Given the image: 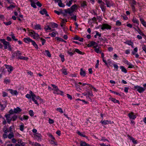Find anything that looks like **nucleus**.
<instances>
[{"label": "nucleus", "instance_id": "26", "mask_svg": "<svg viewBox=\"0 0 146 146\" xmlns=\"http://www.w3.org/2000/svg\"><path fill=\"white\" fill-rule=\"evenodd\" d=\"M77 134L80 136L83 137H84L86 138V139H88V137L82 134L80 131H78L77 132Z\"/></svg>", "mask_w": 146, "mask_h": 146}, {"label": "nucleus", "instance_id": "29", "mask_svg": "<svg viewBox=\"0 0 146 146\" xmlns=\"http://www.w3.org/2000/svg\"><path fill=\"white\" fill-rule=\"evenodd\" d=\"M120 69H121V71L125 73L127 72V70L123 66L120 67Z\"/></svg>", "mask_w": 146, "mask_h": 146}, {"label": "nucleus", "instance_id": "23", "mask_svg": "<svg viewBox=\"0 0 146 146\" xmlns=\"http://www.w3.org/2000/svg\"><path fill=\"white\" fill-rule=\"evenodd\" d=\"M140 20L143 25L146 27V22L144 21V19H143L140 18Z\"/></svg>", "mask_w": 146, "mask_h": 146}, {"label": "nucleus", "instance_id": "16", "mask_svg": "<svg viewBox=\"0 0 146 146\" xmlns=\"http://www.w3.org/2000/svg\"><path fill=\"white\" fill-rule=\"evenodd\" d=\"M9 91H10V93L13 95H17L18 94L17 91L16 90H13L11 89H9Z\"/></svg>", "mask_w": 146, "mask_h": 146}, {"label": "nucleus", "instance_id": "38", "mask_svg": "<svg viewBox=\"0 0 146 146\" xmlns=\"http://www.w3.org/2000/svg\"><path fill=\"white\" fill-rule=\"evenodd\" d=\"M35 29H41L40 25H35Z\"/></svg>", "mask_w": 146, "mask_h": 146}, {"label": "nucleus", "instance_id": "52", "mask_svg": "<svg viewBox=\"0 0 146 146\" xmlns=\"http://www.w3.org/2000/svg\"><path fill=\"white\" fill-rule=\"evenodd\" d=\"M40 40L42 41V45H44V43L46 42V40L45 39L43 38H40Z\"/></svg>", "mask_w": 146, "mask_h": 146}, {"label": "nucleus", "instance_id": "12", "mask_svg": "<svg viewBox=\"0 0 146 146\" xmlns=\"http://www.w3.org/2000/svg\"><path fill=\"white\" fill-rule=\"evenodd\" d=\"M35 137L37 138L38 140H40L41 137V135L40 134L36 133L34 134Z\"/></svg>", "mask_w": 146, "mask_h": 146}, {"label": "nucleus", "instance_id": "46", "mask_svg": "<svg viewBox=\"0 0 146 146\" xmlns=\"http://www.w3.org/2000/svg\"><path fill=\"white\" fill-rule=\"evenodd\" d=\"M56 110L57 111H58L60 112L61 113H63L62 109L61 108H57Z\"/></svg>", "mask_w": 146, "mask_h": 146}, {"label": "nucleus", "instance_id": "47", "mask_svg": "<svg viewBox=\"0 0 146 146\" xmlns=\"http://www.w3.org/2000/svg\"><path fill=\"white\" fill-rule=\"evenodd\" d=\"M3 131L5 133H7L9 132V130L7 129V127H5L3 129Z\"/></svg>", "mask_w": 146, "mask_h": 146}, {"label": "nucleus", "instance_id": "64", "mask_svg": "<svg viewBox=\"0 0 146 146\" xmlns=\"http://www.w3.org/2000/svg\"><path fill=\"white\" fill-rule=\"evenodd\" d=\"M142 49L146 53V46L144 45V46L142 47Z\"/></svg>", "mask_w": 146, "mask_h": 146}, {"label": "nucleus", "instance_id": "21", "mask_svg": "<svg viewBox=\"0 0 146 146\" xmlns=\"http://www.w3.org/2000/svg\"><path fill=\"white\" fill-rule=\"evenodd\" d=\"M80 74L81 76L84 77L85 76L86 73L85 71H84L82 68L80 69Z\"/></svg>", "mask_w": 146, "mask_h": 146}, {"label": "nucleus", "instance_id": "63", "mask_svg": "<svg viewBox=\"0 0 146 146\" xmlns=\"http://www.w3.org/2000/svg\"><path fill=\"white\" fill-rule=\"evenodd\" d=\"M17 115H14L12 117V120L13 121H15L17 118Z\"/></svg>", "mask_w": 146, "mask_h": 146}, {"label": "nucleus", "instance_id": "36", "mask_svg": "<svg viewBox=\"0 0 146 146\" xmlns=\"http://www.w3.org/2000/svg\"><path fill=\"white\" fill-rule=\"evenodd\" d=\"M114 103H118V104H119V102L118 100H116L115 98H111L110 99Z\"/></svg>", "mask_w": 146, "mask_h": 146}, {"label": "nucleus", "instance_id": "59", "mask_svg": "<svg viewBox=\"0 0 146 146\" xmlns=\"http://www.w3.org/2000/svg\"><path fill=\"white\" fill-rule=\"evenodd\" d=\"M44 29L46 31H47L48 30H51V28L48 26H47L45 27L44 28Z\"/></svg>", "mask_w": 146, "mask_h": 146}, {"label": "nucleus", "instance_id": "48", "mask_svg": "<svg viewBox=\"0 0 146 146\" xmlns=\"http://www.w3.org/2000/svg\"><path fill=\"white\" fill-rule=\"evenodd\" d=\"M29 113L30 115L33 116L34 115V113L33 110H31L29 111Z\"/></svg>", "mask_w": 146, "mask_h": 146}, {"label": "nucleus", "instance_id": "57", "mask_svg": "<svg viewBox=\"0 0 146 146\" xmlns=\"http://www.w3.org/2000/svg\"><path fill=\"white\" fill-rule=\"evenodd\" d=\"M0 71H1L2 73H4L5 72V69L4 66H2V67L0 68Z\"/></svg>", "mask_w": 146, "mask_h": 146}, {"label": "nucleus", "instance_id": "39", "mask_svg": "<svg viewBox=\"0 0 146 146\" xmlns=\"http://www.w3.org/2000/svg\"><path fill=\"white\" fill-rule=\"evenodd\" d=\"M45 52L46 53V55L49 57H50L51 56V55L49 52V51L48 50H45Z\"/></svg>", "mask_w": 146, "mask_h": 146}, {"label": "nucleus", "instance_id": "31", "mask_svg": "<svg viewBox=\"0 0 146 146\" xmlns=\"http://www.w3.org/2000/svg\"><path fill=\"white\" fill-rule=\"evenodd\" d=\"M18 143L20 144L22 146H24L25 144L23 142L21 139H19L18 140Z\"/></svg>", "mask_w": 146, "mask_h": 146}, {"label": "nucleus", "instance_id": "54", "mask_svg": "<svg viewBox=\"0 0 146 146\" xmlns=\"http://www.w3.org/2000/svg\"><path fill=\"white\" fill-rule=\"evenodd\" d=\"M32 145L33 146H41L39 143L36 142L33 143Z\"/></svg>", "mask_w": 146, "mask_h": 146}, {"label": "nucleus", "instance_id": "3", "mask_svg": "<svg viewBox=\"0 0 146 146\" xmlns=\"http://www.w3.org/2000/svg\"><path fill=\"white\" fill-rule=\"evenodd\" d=\"M31 31L29 32L30 35L33 36L34 38L38 39L39 38V35L36 33L34 31L31 30Z\"/></svg>", "mask_w": 146, "mask_h": 146}, {"label": "nucleus", "instance_id": "11", "mask_svg": "<svg viewBox=\"0 0 146 146\" xmlns=\"http://www.w3.org/2000/svg\"><path fill=\"white\" fill-rule=\"evenodd\" d=\"M101 122L102 124L104 125H107L109 124H111V121H109L108 120H104V121L102 120L101 121Z\"/></svg>", "mask_w": 146, "mask_h": 146}, {"label": "nucleus", "instance_id": "44", "mask_svg": "<svg viewBox=\"0 0 146 146\" xmlns=\"http://www.w3.org/2000/svg\"><path fill=\"white\" fill-rule=\"evenodd\" d=\"M10 114H8L7 115H5V117H6V119H12V118L10 117Z\"/></svg>", "mask_w": 146, "mask_h": 146}, {"label": "nucleus", "instance_id": "28", "mask_svg": "<svg viewBox=\"0 0 146 146\" xmlns=\"http://www.w3.org/2000/svg\"><path fill=\"white\" fill-rule=\"evenodd\" d=\"M105 2L107 6L108 7H110L112 5V4H111L109 1L106 0Z\"/></svg>", "mask_w": 146, "mask_h": 146}, {"label": "nucleus", "instance_id": "58", "mask_svg": "<svg viewBox=\"0 0 146 146\" xmlns=\"http://www.w3.org/2000/svg\"><path fill=\"white\" fill-rule=\"evenodd\" d=\"M4 23L7 25H10L11 24V21H9L8 22H4Z\"/></svg>", "mask_w": 146, "mask_h": 146}, {"label": "nucleus", "instance_id": "45", "mask_svg": "<svg viewBox=\"0 0 146 146\" xmlns=\"http://www.w3.org/2000/svg\"><path fill=\"white\" fill-rule=\"evenodd\" d=\"M60 57L61 58V61L62 62H63L64 61V55H62V54H60L59 55Z\"/></svg>", "mask_w": 146, "mask_h": 146}, {"label": "nucleus", "instance_id": "9", "mask_svg": "<svg viewBox=\"0 0 146 146\" xmlns=\"http://www.w3.org/2000/svg\"><path fill=\"white\" fill-rule=\"evenodd\" d=\"M128 115L130 119H134L136 117V116L134 115L133 114V113L132 112H131L130 113L128 114Z\"/></svg>", "mask_w": 146, "mask_h": 146}, {"label": "nucleus", "instance_id": "6", "mask_svg": "<svg viewBox=\"0 0 146 146\" xmlns=\"http://www.w3.org/2000/svg\"><path fill=\"white\" fill-rule=\"evenodd\" d=\"M0 40L3 43L4 45V48L5 49H7L8 48L7 46L10 45L9 42L6 41L4 39H1Z\"/></svg>", "mask_w": 146, "mask_h": 146}, {"label": "nucleus", "instance_id": "62", "mask_svg": "<svg viewBox=\"0 0 146 146\" xmlns=\"http://www.w3.org/2000/svg\"><path fill=\"white\" fill-rule=\"evenodd\" d=\"M14 127L13 126H11L9 127V131L10 132V133H13V131L12 130V129Z\"/></svg>", "mask_w": 146, "mask_h": 146}, {"label": "nucleus", "instance_id": "56", "mask_svg": "<svg viewBox=\"0 0 146 146\" xmlns=\"http://www.w3.org/2000/svg\"><path fill=\"white\" fill-rule=\"evenodd\" d=\"M121 23L119 21H116V25L117 26H119L121 25Z\"/></svg>", "mask_w": 146, "mask_h": 146}, {"label": "nucleus", "instance_id": "49", "mask_svg": "<svg viewBox=\"0 0 146 146\" xmlns=\"http://www.w3.org/2000/svg\"><path fill=\"white\" fill-rule=\"evenodd\" d=\"M91 43V45L92 46L95 45L96 46H98V44L94 41H91L90 42Z\"/></svg>", "mask_w": 146, "mask_h": 146}, {"label": "nucleus", "instance_id": "5", "mask_svg": "<svg viewBox=\"0 0 146 146\" xmlns=\"http://www.w3.org/2000/svg\"><path fill=\"white\" fill-rule=\"evenodd\" d=\"M111 27L109 25L107 24H103L101 27V29L104 30L105 29H111Z\"/></svg>", "mask_w": 146, "mask_h": 146}, {"label": "nucleus", "instance_id": "2", "mask_svg": "<svg viewBox=\"0 0 146 146\" xmlns=\"http://www.w3.org/2000/svg\"><path fill=\"white\" fill-rule=\"evenodd\" d=\"M23 40L26 43H27L28 41V42H31L32 44L36 48H38V46L37 44L34 41L31 39L29 38H25Z\"/></svg>", "mask_w": 146, "mask_h": 146}, {"label": "nucleus", "instance_id": "19", "mask_svg": "<svg viewBox=\"0 0 146 146\" xmlns=\"http://www.w3.org/2000/svg\"><path fill=\"white\" fill-rule=\"evenodd\" d=\"M60 11H58L56 10H55L54 11V12L56 13L58 15H59L60 14H62L64 16L65 15V13L64 12H63V11L62 10H60Z\"/></svg>", "mask_w": 146, "mask_h": 146}, {"label": "nucleus", "instance_id": "25", "mask_svg": "<svg viewBox=\"0 0 146 146\" xmlns=\"http://www.w3.org/2000/svg\"><path fill=\"white\" fill-rule=\"evenodd\" d=\"M58 6L60 7H64L65 5L63 4L61 0L59 1V2L58 3Z\"/></svg>", "mask_w": 146, "mask_h": 146}, {"label": "nucleus", "instance_id": "20", "mask_svg": "<svg viewBox=\"0 0 146 146\" xmlns=\"http://www.w3.org/2000/svg\"><path fill=\"white\" fill-rule=\"evenodd\" d=\"M64 11L66 13L69 14L72 13L73 12L70 8H68L67 9H64Z\"/></svg>", "mask_w": 146, "mask_h": 146}, {"label": "nucleus", "instance_id": "17", "mask_svg": "<svg viewBox=\"0 0 146 146\" xmlns=\"http://www.w3.org/2000/svg\"><path fill=\"white\" fill-rule=\"evenodd\" d=\"M50 25L53 28H57L58 27V25L55 23H50Z\"/></svg>", "mask_w": 146, "mask_h": 146}, {"label": "nucleus", "instance_id": "51", "mask_svg": "<svg viewBox=\"0 0 146 146\" xmlns=\"http://www.w3.org/2000/svg\"><path fill=\"white\" fill-rule=\"evenodd\" d=\"M49 35H51V37H54L56 36V33L54 32H52L51 33L49 34Z\"/></svg>", "mask_w": 146, "mask_h": 146}, {"label": "nucleus", "instance_id": "22", "mask_svg": "<svg viewBox=\"0 0 146 146\" xmlns=\"http://www.w3.org/2000/svg\"><path fill=\"white\" fill-rule=\"evenodd\" d=\"M77 5L76 4H74L70 8L73 11V12L77 9Z\"/></svg>", "mask_w": 146, "mask_h": 146}, {"label": "nucleus", "instance_id": "43", "mask_svg": "<svg viewBox=\"0 0 146 146\" xmlns=\"http://www.w3.org/2000/svg\"><path fill=\"white\" fill-rule=\"evenodd\" d=\"M11 36L12 38L15 41H17V39L15 38V36H14V35L13 34H12L11 35Z\"/></svg>", "mask_w": 146, "mask_h": 146}, {"label": "nucleus", "instance_id": "13", "mask_svg": "<svg viewBox=\"0 0 146 146\" xmlns=\"http://www.w3.org/2000/svg\"><path fill=\"white\" fill-rule=\"evenodd\" d=\"M6 68L8 70V71L9 72H11L13 70V67H12L11 65H7L6 64L5 65Z\"/></svg>", "mask_w": 146, "mask_h": 146}, {"label": "nucleus", "instance_id": "7", "mask_svg": "<svg viewBox=\"0 0 146 146\" xmlns=\"http://www.w3.org/2000/svg\"><path fill=\"white\" fill-rule=\"evenodd\" d=\"M29 93L31 94V96L32 97V100L35 103L37 104V105H39V104L37 102L36 100H35V98L36 97V96L35 94H34L31 91H30L29 92Z\"/></svg>", "mask_w": 146, "mask_h": 146}, {"label": "nucleus", "instance_id": "35", "mask_svg": "<svg viewBox=\"0 0 146 146\" xmlns=\"http://www.w3.org/2000/svg\"><path fill=\"white\" fill-rule=\"evenodd\" d=\"M132 21L134 23H136L138 25H139V21L136 18H133L132 20Z\"/></svg>", "mask_w": 146, "mask_h": 146}, {"label": "nucleus", "instance_id": "14", "mask_svg": "<svg viewBox=\"0 0 146 146\" xmlns=\"http://www.w3.org/2000/svg\"><path fill=\"white\" fill-rule=\"evenodd\" d=\"M127 137L131 140L132 141L133 143L135 144H136L137 143V140H135V139L133 137L130 136L129 135H127Z\"/></svg>", "mask_w": 146, "mask_h": 146}, {"label": "nucleus", "instance_id": "24", "mask_svg": "<svg viewBox=\"0 0 146 146\" xmlns=\"http://www.w3.org/2000/svg\"><path fill=\"white\" fill-rule=\"evenodd\" d=\"M88 144L84 141H82L80 142V146H88Z\"/></svg>", "mask_w": 146, "mask_h": 146}, {"label": "nucleus", "instance_id": "41", "mask_svg": "<svg viewBox=\"0 0 146 146\" xmlns=\"http://www.w3.org/2000/svg\"><path fill=\"white\" fill-rule=\"evenodd\" d=\"M73 1V0H71L69 1L68 3V2H67V3L66 4V5L68 7L70 6L72 3Z\"/></svg>", "mask_w": 146, "mask_h": 146}, {"label": "nucleus", "instance_id": "32", "mask_svg": "<svg viewBox=\"0 0 146 146\" xmlns=\"http://www.w3.org/2000/svg\"><path fill=\"white\" fill-rule=\"evenodd\" d=\"M94 47L95 48L94 50L95 52L98 53H101V52L100 51V50L98 48H96L95 46H94Z\"/></svg>", "mask_w": 146, "mask_h": 146}, {"label": "nucleus", "instance_id": "40", "mask_svg": "<svg viewBox=\"0 0 146 146\" xmlns=\"http://www.w3.org/2000/svg\"><path fill=\"white\" fill-rule=\"evenodd\" d=\"M18 53V56H20L19 55H20L21 54V53L20 52V51H18L16 53H14L13 54V57H14L15 56H16V55H17V54Z\"/></svg>", "mask_w": 146, "mask_h": 146}, {"label": "nucleus", "instance_id": "61", "mask_svg": "<svg viewBox=\"0 0 146 146\" xmlns=\"http://www.w3.org/2000/svg\"><path fill=\"white\" fill-rule=\"evenodd\" d=\"M24 125H21L20 126V129L21 131H23L24 129Z\"/></svg>", "mask_w": 146, "mask_h": 146}, {"label": "nucleus", "instance_id": "50", "mask_svg": "<svg viewBox=\"0 0 146 146\" xmlns=\"http://www.w3.org/2000/svg\"><path fill=\"white\" fill-rule=\"evenodd\" d=\"M126 43L129 45H132L133 43L130 41H127Z\"/></svg>", "mask_w": 146, "mask_h": 146}, {"label": "nucleus", "instance_id": "1", "mask_svg": "<svg viewBox=\"0 0 146 146\" xmlns=\"http://www.w3.org/2000/svg\"><path fill=\"white\" fill-rule=\"evenodd\" d=\"M51 85L53 87L52 90L54 91L53 92L54 94L58 95L60 94L61 96L63 95V92L62 91L60 90L57 86L54 84H52Z\"/></svg>", "mask_w": 146, "mask_h": 146}, {"label": "nucleus", "instance_id": "27", "mask_svg": "<svg viewBox=\"0 0 146 146\" xmlns=\"http://www.w3.org/2000/svg\"><path fill=\"white\" fill-rule=\"evenodd\" d=\"M14 135L13 133H10L7 136V137L9 139H11L12 138L14 137Z\"/></svg>", "mask_w": 146, "mask_h": 146}, {"label": "nucleus", "instance_id": "53", "mask_svg": "<svg viewBox=\"0 0 146 146\" xmlns=\"http://www.w3.org/2000/svg\"><path fill=\"white\" fill-rule=\"evenodd\" d=\"M16 57L18 59H23V58L24 57H23L22 56H18V53L17 54V55H16Z\"/></svg>", "mask_w": 146, "mask_h": 146}, {"label": "nucleus", "instance_id": "37", "mask_svg": "<svg viewBox=\"0 0 146 146\" xmlns=\"http://www.w3.org/2000/svg\"><path fill=\"white\" fill-rule=\"evenodd\" d=\"M86 5V2L85 1H84L81 3V7L84 8Z\"/></svg>", "mask_w": 146, "mask_h": 146}, {"label": "nucleus", "instance_id": "15", "mask_svg": "<svg viewBox=\"0 0 146 146\" xmlns=\"http://www.w3.org/2000/svg\"><path fill=\"white\" fill-rule=\"evenodd\" d=\"M14 113H19V112L22 111V110L19 107H17L16 108L14 109Z\"/></svg>", "mask_w": 146, "mask_h": 146}, {"label": "nucleus", "instance_id": "10", "mask_svg": "<svg viewBox=\"0 0 146 146\" xmlns=\"http://www.w3.org/2000/svg\"><path fill=\"white\" fill-rule=\"evenodd\" d=\"M42 15H43L45 14L46 16H49V15L47 14V12L46 9H43L42 10H41L39 12Z\"/></svg>", "mask_w": 146, "mask_h": 146}, {"label": "nucleus", "instance_id": "18", "mask_svg": "<svg viewBox=\"0 0 146 146\" xmlns=\"http://www.w3.org/2000/svg\"><path fill=\"white\" fill-rule=\"evenodd\" d=\"M104 3H102L100 5V7L102 9V11H103L105 12V11L106 9L105 7L104 6Z\"/></svg>", "mask_w": 146, "mask_h": 146}, {"label": "nucleus", "instance_id": "8", "mask_svg": "<svg viewBox=\"0 0 146 146\" xmlns=\"http://www.w3.org/2000/svg\"><path fill=\"white\" fill-rule=\"evenodd\" d=\"M135 88L139 93L143 92L145 90L144 88L138 86H135Z\"/></svg>", "mask_w": 146, "mask_h": 146}, {"label": "nucleus", "instance_id": "42", "mask_svg": "<svg viewBox=\"0 0 146 146\" xmlns=\"http://www.w3.org/2000/svg\"><path fill=\"white\" fill-rule=\"evenodd\" d=\"M137 47L135 48L134 50L132 52V54L133 55H135L136 53L137 52Z\"/></svg>", "mask_w": 146, "mask_h": 146}, {"label": "nucleus", "instance_id": "34", "mask_svg": "<svg viewBox=\"0 0 146 146\" xmlns=\"http://www.w3.org/2000/svg\"><path fill=\"white\" fill-rule=\"evenodd\" d=\"M61 72L65 75H67V72L66 70L65 69L63 68L61 70Z\"/></svg>", "mask_w": 146, "mask_h": 146}, {"label": "nucleus", "instance_id": "30", "mask_svg": "<svg viewBox=\"0 0 146 146\" xmlns=\"http://www.w3.org/2000/svg\"><path fill=\"white\" fill-rule=\"evenodd\" d=\"M138 30L137 31V32L140 34V35H141L143 36H145V34L141 31L140 29L139 28H138Z\"/></svg>", "mask_w": 146, "mask_h": 146}, {"label": "nucleus", "instance_id": "55", "mask_svg": "<svg viewBox=\"0 0 146 146\" xmlns=\"http://www.w3.org/2000/svg\"><path fill=\"white\" fill-rule=\"evenodd\" d=\"M31 6L34 8H36V7L35 3L33 2L31 3Z\"/></svg>", "mask_w": 146, "mask_h": 146}, {"label": "nucleus", "instance_id": "60", "mask_svg": "<svg viewBox=\"0 0 146 146\" xmlns=\"http://www.w3.org/2000/svg\"><path fill=\"white\" fill-rule=\"evenodd\" d=\"M49 123L50 124H52L54 122V120L53 119H50V118L49 119Z\"/></svg>", "mask_w": 146, "mask_h": 146}, {"label": "nucleus", "instance_id": "4", "mask_svg": "<svg viewBox=\"0 0 146 146\" xmlns=\"http://www.w3.org/2000/svg\"><path fill=\"white\" fill-rule=\"evenodd\" d=\"M7 104V101L6 100L2 101L0 103V106L1 107V110H3L6 107Z\"/></svg>", "mask_w": 146, "mask_h": 146}, {"label": "nucleus", "instance_id": "33", "mask_svg": "<svg viewBox=\"0 0 146 146\" xmlns=\"http://www.w3.org/2000/svg\"><path fill=\"white\" fill-rule=\"evenodd\" d=\"M74 52H76L80 54H83V52H81V51H80L79 49H75V50H74Z\"/></svg>", "mask_w": 146, "mask_h": 146}]
</instances>
